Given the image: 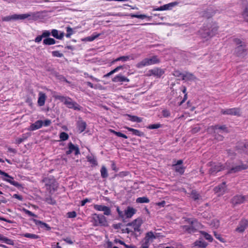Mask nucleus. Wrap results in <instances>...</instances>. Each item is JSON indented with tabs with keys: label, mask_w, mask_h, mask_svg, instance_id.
Here are the masks:
<instances>
[{
	"label": "nucleus",
	"mask_w": 248,
	"mask_h": 248,
	"mask_svg": "<svg viewBox=\"0 0 248 248\" xmlns=\"http://www.w3.org/2000/svg\"><path fill=\"white\" fill-rule=\"evenodd\" d=\"M23 237L29 238L31 239H37L40 238L39 236L35 234H32L30 233H26L22 235Z\"/></svg>",
	"instance_id": "nucleus-41"
},
{
	"label": "nucleus",
	"mask_w": 248,
	"mask_h": 248,
	"mask_svg": "<svg viewBox=\"0 0 248 248\" xmlns=\"http://www.w3.org/2000/svg\"><path fill=\"white\" fill-rule=\"evenodd\" d=\"M233 41L236 44V45L238 46L243 45L244 43L240 39L238 38H234L233 39Z\"/></svg>",
	"instance_id": "nucleus-63"
},
{
	"label": "nucleus",
	"mask_w": 248,
	"mask_h": 248,
	"mask_svg": "<svg viewBox=\"0 0 248 248\" xmlns=\"http://www.w3.org/2000/svg\"><path fill=\"white\" fill-rule=\"evenodd\" d=\"M66 34L65 36L67 38H70L71 36L74 33L73 30L72 28L68 26L66 28Z\"/></svg>",
	"instance_id": "nucleus-49"
},
{
	"label": "nucleus",
	"mask_w": 248,
	"mask_h": 248,
	"mask_svg": "<svg viewBox=\"0 0 248 248\" xmlns=\"http://www.w3.org/2000/svg\"><path fill=\"white\" fill-rule=\"evenodd\" d=\"M216 13V12L213 10L211 7L207 9L206 10L202 12V16L204 17L209 18L212 17Z\"/></svg>",
	"instance_id": "nucleus-30"
},
{
	"label": "nucleus",
	"mask_w": 248,
	"mask_h": 248,
	"mask_svg": "<svg viewBox=\"0 0 248 248\" xmlns=\"http://www.w3.org/2000/svg\"><path fill=\"white\" fill-rule=\"evenodd\" d=\"M47 96L45 93L40 92L38 94V98L37 100L38 105L40 107L44 106Z\"/></svg>",
	"instance_id": "nucleus-23"
},
{
	"label": "nucleus",
	"mask_w": 248,
	"mask_h": 248,
	"mask_svg": "<svg viewBox=\"0 0 248 248\" xmlns=\"http://www.w3.org/2000/svg\"><path fill=\"white\" fill-rule=\"evenodd\" d=\"M214 134H215L214 137L216 140H217L218 141L223 140L224 139V137L223 136L218 134L217 132L216 133H214Z\"/></svg>",
	"instance_id": "nucleus-60"
},
{
	"label": "nucleus",
	"mask_w": 248,
	"mask_h": 248,
	"mask_svg": "<svg viewBox=\"0 0 248 248\" xmlns=\"http://www.w3.org/2000/svg\"><path fill=\"white\" fill-rule=\"evenodd\" d=\"M67 215V217L69 218H74L76 217L77 216V213L75 211L68 212Z\"/></svg>",
	"instance_id": "nucleus-59"
},
{
	"label": "nucleus",
	"mask_w": 248,
	"mask_h": 248,
	"mask_svg": "<svg viewBox=\"0 0 248 248\" xmlns=\"http://www.w3.org/2000/svg\"><path fill=\"white\" fill-rule=\"evenodd\" d=\"M218 130L222 131L225 133L229 132V130L226 125H220L218 124H216L215 125L210 126L207 129L208 131L211 133H216Z\"/></svg>",
	"instance_id": "nucleus-13"
},
{
	"label": "nucleus",
	"mask_w": 248,
	"mask_h": 248,
	"mask_svg": "<svg viewBox=\"0 0 248 248\" xmlns=\"http://www.w3.org/2000/svg\"><path fill=\"white\" fill-rule=\"evenodd\" d=\"M0 174L3 175L4 177H2V179L3 181L7 182L9 183L10 184L16 186L18 188L22 187V185L18 183L17 182H16L14 180V178L9 175L7 173H6L4 171H2L0 170Z\"/></svg>",
	"instance_id": "nucleus-9"
},
{
	"label": "nucleus",
	"mask_w": 248,
	"mask_h": 248,
	"mask_svg": "<svg viewBox=\"0 0 248 248\" xmlns=\"http://www.w3.org/2000/svg\"><path fill=\"white\" fill-rule=\"evenodd\" d=\"M207 246V243L202 240H196L194 243V246L197 248H205Z\"/></svg>",
	"instance_id": "nucleus-35"
},
{
	"label": "nucleus",
	"mask_w": 248,
	"mask_h": 248,
	"mask_svg": "<svg viewBox=\"0 0 248 248\" xmlns=\"http://www.w3.org/2000/svg\"><path fill=\"white\" fill-rule=\"evenodd\" d=\"M93 208L98 211H103L104 215L109 216L111 215V210L109 207L103 205L94 204Z\"/></svg>",
	"instance_id": "nucleus-17"
},
{
	"label": "nucleus",
	"mask_w": 248,
	"mask_h": 248,
	"mask_svg": "<svg viewBox=\"0 0 248 248\" xmlns=\"http://www.w3.org/2000/svg\"><path fill=\"white\" fill-rule=\"evenodd\" d=\"M87 160L93 166H97L98 163L96 158L93 155H88L87 157Z\"/></svg>",
	"instance_id": "nucleus-40"
},
{
	"label": "nucleus",
	"mask_w": 248,
	"mask_h": 248,
	"mask_svg": "<svg viewBox=\"0 0 248 248\" xmlns=\"http://www.w3.org/2000/svg\"><path fill=\"white\" fill-rule=\"evenodd\" d=\"M2 242L5 243L6 244L10 245L13 246L14 245V241L13 240L8 238L4 236H3Z\"/></svg>",
	"instance_id": "nucleus-48"
},
{
	"label": "nucleus",
	"mask_w": 248,
	"mask_h": 248,
	"mask_svg": "<svg viewBox=\"0 0 248 248\" xmlns=\"http://www.w3.org/2000/svg\"><path fill=\"white\" fill-rule=\"evenodd\" d=\"M50 35V31L48 30H44L42 31V34L40 35H38L34 39V42L37 43H40L42 39L45 37H49Z\"/></svg>",
	"instance_id": "nucleus-26"
},
{
	"label": "nucleus",
	"mask_w": 248,
	"mask_h": 248,
	"mask_svg": "<svg viewBox=\"0 0 248 248\" xmlns=\"http://www.w3.org/2000/svg\"><path fill=\"white\" fill-rule=\"evenodd\" d=\"M116 211L119 217L123 221L131 218L137 212V210L131 206H127L124 211H121L119 206L116 207Z\"/></svg>",
	"instance_id": "nucleus-3"
},
{
	"label": "nucleus",
	"mask_w": 248,
	"mask_h": 248,
	"mask_svg": "<svg viewBox=\"0 0 248 248\" xmlns=\"http://www.w3.org/2000/svg\"><path fill=\"white\" fill-rule=\"evenodd\" d=\"M177 4H178L177 2H173L169 3L168 4H165L162 6L163 10L164 11V10H170V9H171V8L177 5Z\"/></svg>",
	"instance_id": "nucleus-39"
},
{
	"label": "nucleus",
	"mask_w": 248,
	"mask_h": 248,
	"mask_svg": "<svg viewBox=\"0 0 248 248\" xmlns=\"http://www.w3.org/2000/svg\"><path fill=\"white\" fill-rule=\"evenodd\" d=\"M162 114L164 118H168L170 116V112L169 110L164 109L162 111Z\"/></svg>",
	"instance_id": "nucleus-54"
},
{
	"label": "nucleus",
	"mask_w": 248,
	"mask_h": 248,
	"mask_svg": "<svg viewBox=\"0 0 248 248\" xmlns=\"http://www.w3.org/2000/svg\"><path fill=\"white\" fill-rule=\"evenodd\" d=\"M100 35L99 34H93L90 36L87 37L86 39L88 41H93L97 38Z\"/></svg>",
	"instance_id": "nucleus-56"
},
{
	"label": "nucleus",
	"mask_w": 248,
	"mask_h": 248,
	"mask_svg": "<svg viewBox=\"0 0 248 248\" xmlns=\"http://www.w3.org/2000/svg\"><path fill=\"white\" fill-rule=\"evenodd\" d=\"M43 125L45 126H48L51 124V121L50 120L47 119L43 121Z\"/></svg>",
	"instance_id": "nucleus-64"
},
{
	"label": "nucleus",
	"mask_w": 248,
	"mask_h": 248,
	"mask_svg": "<svg viewBox=\"0 0 248 248\" xmlns=\"http://www.w3.org/2000/svg\"><path fill=\"white\" fill-rule=\"evenodd\" d=\"M248 168V163L246 164H244L242 162H241V164L236 165L234 167H232L228 171V173H236L239 171H240L242 170H244Z\"/></svg>",
	"instance_id": "nucleus-16"
},
{
	"label": "nucleus",
	"mask_w": 248,
	"mask_h": 248,
	"mask_svg": "<svg viewBox=\"0 0 248 248\" xmlns=\"http://www.w3.org/2000/svg\"><path fill=\"white\" fill-rule=\"evenodd\" d=\"M60 138L62 141H65L69 138V135L65 132H62L60 134Z\"/></svg>",
	"instance_id": "nucleus-50"
},
{
	"label": "nucleus",
	"mask_w": 248,
	"mask_h": 248,
	"mask_svg": "<svg viewBox=\"0 0 248 248\" xmlns=\"http://www.w3.org/2000/svg\"><path fill=\"white\" fill-rule=\"evenodd\" d=\"M101 175L102 178H106L108 176L107 170L105 166H102L100 170Z\"/></svg>",
	"instance_id": "nucleus-46"
},
{
	"label": "nucleus",
	"mask_w": 248,
	"mask_h": 248,
	"mask_svg": "<svg viewBox=\"0 0 248 248\" xmlns=\"http://www.w3.org/2000/svg\"><path fill=\"white\" fill-rule=\"evenodd\" d=\"M86 123L82 120H79L77 123V128L79 133L84 131L86 128Z\"/></svg>",
	"instance_id": "nucleus-25"
},
{
	"label": "nucleus",
	"mask_w": 248,
	"mask_h": 248,
	"mask_svg": "<svg viewBox=\"0 0 248 248\" xmlns=\"http://www.w3.org/2000/svg\"><path fill=\"white\" fill-rule=\"evenodd\" d=\"M162 127V124H150L147 128L149 129H158Z\"/></svg>",
	"instance_id": "nucleus-52"
},
{
	"label": "nucleus",
	"mask_w": 248,
	"mask_h": 248,
	"mask_svg": "<svg viewBox=\"0 0 248 248\" xmlns=\"http://www.w3.org/2000/svg\"><path fill=\"white\" fill-rule=\"evenodd\" d=\"M126 115L129 118V120L133 122L141 123L142 121V119L141 118L137 116L131 115L130 114H126Z\"/></svg>",
	"instance_id": "nucleus-37"
},
{
	"label": "nucleus",
	"mask_w": 248,
	"mask_h": 248,
	"mask_svg": "<svg viewBox=\"0 0 248 248\" xmlns=\"http://www.w3.org/2000/svg\"><path fill=\"white\" fill-rule=\"evenodd\" d=\"M51 34L54 37L60 40L62 39L64 35V32H61L59 34L58 31L56 29L52 30L50 32V34Z\"/></svg>",
	"instance_id": "nucleus-32"
},
{
	"label": "nucleus",
	"mask_w": 248,
	"mask_h": 248,
	"mask_svg": "<svg viewBox=\"0 0 248 248\" xmlns=\"http://www.w3.org/2000/svg\"><path fill=\"white\" fill-rule=\"evenodd\" d=\"M236 147L238 150H242L247 153V150H248V143L247 142H240L238 143Z\"/></svg>",
	"instance_id": "nucleus-34"
},
{
	"label": "nucleus",
	"mask_w": 248,
	"mask_h": 248,
	"mask_svg": "<svg viewBox=\"0 0 248 248\" xmlns=\"http://www.w3.org/2000/svg\"><path fill=\"white\" fill-rule=\"evenodd\" d=\"M92 222L94 226H104L107 227L108 222L106 217L102 214H93L92 216Z\"/></svg>",
	"instance_id": "nucleus-4"
},
{
	"label": "nucleus",
	"mask_w": 248,
	"mask_h": 248,
	"mask_svg": "<svg viewBox=\"0 0 248 248\" xmlns=\"http://www.w3.org/2000/svg\"><path fill=\"white\" fill-rule=\"evenodd\" d=\"M134 57H133V55L123 56L119 57L116 58V59L114 60L112 62V63H113L116 62L120 61H123V62H126L129 60H134Z\"/></svg>",
	"instance_id": "nucleus-33"
},
{
	"label": "nucleus",
	"mask_w": 248,
	"mask_h": 248,
	"mask_svg": "<svg viewBox=\"0 0 248 248\" xmlns=\"http://www.w3.org/2000/svg\"><path fill=\"white\" fill-rule=\"evenodd\" d=\"M38 14L35 13H31L30 14H24L21 15L14 14L13 15L10 16H6L3 17L2 18V20L3 21H9L11 20H23L26 18H27L31 16L32 17H34L36 16V15Z\"/></svg>",
	"instance_id": "nucleus-5"
},
{
	"label": "nucleus",
	"mask_w": 248,
	"mask_h": 248,
	"mask_svg": "<svg viewBox=\"0 0 248 248\" xmlns=\"http://www.w3.org/2000/svg\"><path fill=\"white\" fill-rule=\"evenodd\" d=\"M42 182L45 183L46 186L50 191L53 190L55 191L57 187L56 182L53 177H45L42 180Z\"/></svg>",
	"instance_id": "nucleus-10"
},
{
	"label": "nucleus",
	"mask_w": 248,
	"mask_h": 248,
	"mask_svg": "<svg viewBox=\"0 0 248 248\" xmlns=\"http://www.w3.org/2000/svg\"><path fill=\"white\" fill-rule=\"evenodd\" d=\"M137 203H149L150 202L149 199L146 197H139L136 199Z\"/></svg>",
	"instance_id": "nucleus-42"
},
{
	"label": "nucleus",
	"mask_w": 248,
	"mask_h": 248,
	"mask_svg": "<svg viewBox=\"0 0 248 248\" xmlns=\"http://www.w3.org/2000/svg\"><path fill=\"white\" fill-rule=\"evenodd\" d=\"M234 54L237 57L242 58L247 55V49L245 43H243V45L238 46L235 48Z\"/></svg>",
	"instance_id": "nucleus-12"
},
{
	"label": "nucleus",
	"mask_w": 248,
	"mask_h": 248,
	"mask_svg": "<svg viewBox=\"0 0 248 248\" xmlns=\"http://www.w3.org/2000/svg\"><path fill=\"white\" fill-rule=\"evenodd\" d=\"M109 131L111 133L115 134V135L119 137H122L125 139L128 138L127 136L126 135L123 134L120 132H117L113 129H109Z\"/></svg>",
	"instance_id": "nucleus-44"
},
{
	"label": "nucleus",
	"mask_w": 248,
	"mask_h": 248,
	"mask_svg": "<svg viewBox=\"0 0 248 248\" xmlns=\"http://www.w3.org/2000/svg\"><path fill=\"white\" fill-rule=\"evenodd\" d=\"M112 81L114 82H121L122 83L124 82H128L130 80L121 74H119L115 76L112 78Z\"/></svg>",
	"instance_id": "nucleus-24"
},
{
	"label": "nucleus",
	"mask_w": 248,
	"mask_h": 248,
	"mask_svg": "<svg viewBox=\"0 0 248 248\" xmlns=\"http://www.w3.org/2000/svg\"><path fill=\"white\" fill-rule=\"evenodd\" d=\"M242 15L244 20L248 22V4L246 6Z\"/></svg>",
	"instance_id": "nucleus-47"
},
{
	"label": "nucleus",
	"mask_w": 248,
	"mask_h": 248,
	"mask_svg": "<svg viewBox=\"0 0 248 248\" xmlns=\"http://www.w3.org/2000/svg\"><path fill=\"white\" fill-rule=\"evenodd\" d=\"M43 121L42 120H37L34 123L32 124L29 129L31 131H34L40 129L43 125Z\"/></svg>",
	"instance_id": "nucleus-27"
},
{
	"label": "nucleus",
	"mask_w": 248,
	"mask_h": 248,
	"mask_svg": "<svg viewBox=\"0 0 248 248\" xmlns=\"http://www.w3.org/2000/svg\"><path fill=\"white\" fill-rule=\"evenodd\" d=\"M124 128L127 129L128 131L132 132V134L135 136H137L140 137H143L144 133L138 129H134L128 126H124Z\"/></svg>",
	"instance_id": "nucleus-28"
},
{
	"label": "nucleus",
	"mask_w": 248,
	"mask_h": 248,
	"mask_svg": "<svg viewBox=\"0 0 248 248\" xmlns=\"http://www.w3.org/2000/svg\"><path fill=\"white\" fill-rule=\"evenodd\" d=\"M31 220L36 225L39 226L41 228L45 227L47 231H49L51 229V227L46 223L34 218H32Z\"/></svg>",
	"instance_id": "nucleus-29"
},
{
	"label": "nucleus",
	"mask_w": 248,
	"mask_h": 248,
	"mask_svg": "<svg viewBox=\"0 0 248 248\" xmlns=\"http://www.w3.org/2000/svg\"><path fill=\"white\" fill-rule=\"evenodd\" d=\"M123 69V66L122 65L117 66L115 68H114L113 70L110 71L109 73H107V74L104 75L103 78H107L108 77H109L111 75L114 74L115 73L118 72L121 69Z\"/></svg>",
	"instance_id": "nucleus-38"
},
{
	"label": "nucleus",
	"mask_w": 248,
	"mask_h": 248,
	"mask_svg": "<svg viewBox=\"0 0 248 248\" xmlns=\"http://www.w3.org/2000/svg\"><path fill=\"white\" fill-rule=\"evenodd\" d=\"M246 200V197L241 195H236L232 199V203L234 204H239L243 203Z\"/></svg>",
	"instance_id": "nucleus-22"
},
{
	"label": "nucleus",
	"mask_w": 248,
	"mask_h": 248,
	"mask_svg": "<svg viewBox=\"0 0 248 248\" xmlns=\"http://www.w3.org/2000/svg\"><path fill=\"white\" fill-rule=\"evenodd\" d=\"M221 113L223 115H230L239 117L241 116V109L239 108L221 109Z\"/></svg>",
	"instance_id": "nucleus-11"
},
{
	"label": "nucleus",
	"mask_w": 248,
	"mask_h": 248,
	"mask_svg": "<svg viewBox=\"0 0 248 248\" xmlns=\"http://www.w3.org/2000/svg\"><path fill=\"white\" fill-rule=\"evenodd\" d=\"M218 27L216 24L208 23L203 27L201 35L203 38H211L217 32Z\"/></svg>",
	"instance_id": "nucleus-1"
},
{
	"label": "nucleus",
	"mask_w": 248,
	"mask_h": 248,
	"mask_svg": "<svg viewBox=\"0 0 248 248\" xmlns=\"http://www.w3.org/2000/svg\"><path fill=\"white\" fill-rule=\"evenodd\" d=\"M149 76H154L157 78H160L165 73L163 69L160 68H155L149 71Z\"/></svg>",
	"instance_id": "nucleus-20"
},
{
	"label": "nucleus",
	"mask_w": 248,
	"mask_h": 248,
	"mask_svg": "<svg viewBox=\"0 0 248 248\" xmlns=\"http://www.w3.org/2000/svg\"><path fill=\"white\" fill-rule=\"evenodd\" d=\"M174 167L175 171L176 172L179 173L180 174L182 175L183 174L185 170V168L183 166H173Z\"/></svg>",
	"instance_id": "nucleus-43"
},
{
	"label": "nucleus",
	"mask_w": 248,
	"mask_h": 248,
	"mask_svg": "<svg viewBox=\"0 0 248 248\" xmlns=\"http://www.w3.org/2000/svg\"><path fill=\"white\" fill-rule=\"evenodd\" d=\"M227 190V185L225 182H222L221 184L215 186L214 188V191L216 193H219V195H223Z\"/></svg>",
	"instance_id": "nucleus-19"
},
{
	"label": "nucleus",
	"mask_w": 248,
	"mask_h": 248,
	"mask_svg": "<svg viewBox=\"0 0 248 248\" xmlns=\"http://www.w3.org/2000/svg\"><path fill=\"white\" fill-rule=\"evenodd\" d=\"M173 75L175 77H181L182 78L184 73H182L178 70H176L174 71Z\"/></svg>",
	"instance_id": "nucleus-61"
},
{
	"label": "nucleus",
	"mask_w": 248,
	"mask_h": 248,
	"mask_svg": "<svg viewBox=\"0 0 248 248\" xmlns=\"http://www.w3.org/2000/svg\"><path fill=\"white\" fill-rule=\"evenodd\" d=\"M91 202V199L86 198V199H85L81 201L80 205L81 206H84L85 205V204L87 202Z\"/></svg>",
	"instance_id": "nucleus-62"
},
{
	"label": "nucleus",
	"mask_w": 248,
	"mask_h": 248,
	"mask_svg": "<svg viewBox=\"0 0 248 248\" xmlns=\"http://www.w3.org/2000/svg\"><path fill=\"white\" fill-rule=\"evenodd\" d=\"M56 99L60 100L63 102L68 108H72L74 110H80L81 107L76 102L73 101L72 99L69 97L62 95H56L54 96Z\"/></svg>",
	"instance_id": "nucleus-2"
},
{
	"label": "nucleus",
	"mask_w": 248,
	"mask_h": 248,
	"mask_svg": "<svg viewBox=\"0 0 248 248\" xmlns=\"http://www.w3.org/2000/svg\"><path fill=\"white\" fill-rule=\"evenodd\" d=\"M23 211L26 214L28 215L29 216L33 217H38L37 215L34 214V213H33L32 212H31V211H30L27 209H23Z\"/></svg>",
	"instance_id": "nucleus-57"
},
{
	"label": "nucleus",
	"mask_w": 248,
	"mask_h": 248,
	"mask_svg": "<svg viewBox=\"0 0 248 248\" xmlns=\"http://www.w3.org/2000/svg\"><path fill=\"white\" fill-rule=\"evenodd\" d=\"M159 62L160 60L157 58V56H153L151 58H147L143 59L141 61L137 63L136 66L138 68H141L146 66L158 63Z\"/></svg>",
	"instance_id": "nucleus-6"
},
{
	"label": "nucleus",
	"mask_w": 248,
	"mask_h": 248,
	"mask_svg": "<svg viewBox=\"0 0 248 248\" xmlns=\"http://www.w3.org/2000/svg\"><path fill=\"white\" fill-rule=\"evenodd\" d=\"M200 233L202 234L204 237L210 242H212L213 239L212 236L204 231H200Z\"/></svg>",
	"instance_id": "nucleus-45"
},
{
	"label": "nucleus",
	"mask_w": 248,
	"mask_h": 248,
	"mask_svg": "<svg viewBox=\"0 0 248 248\" xmlns=\"http://www.w3.org/2000/svg\"><path fill=\"white\" fill-rule=\"evenodd\" d=\"M45 201L48 204L51 205H54L56 203V201L53 199L51 196L46 198Z\"/></svg>",
	"instance_id": "nucleus-53"
},
{
	"label": "nucleus",
	"mask_w": 248,
	"mask_h": 248,
	"mask_svg": "<svg viewBox=\"0 0 248 248\" xmlns=\"http://www.w3.org/2000/svg\"><path fill=\"white\" fill-rule=\"evenodd\" d=\"M190 195L194 201H196L199 199L200 195L195 190H193L191 191Z\"/></svg>",
	"instance_id": "nucleus-51"
},
{
	"label": "nucleus",
	"mask_w": 248,
	"mask_h": 248,
	"mask_svg": "<svg viewBox=\"0 0 248 248\" xmlns=\"http://www.w3.org/2000/svg\"><path fill=\"white\" fill-rule=\"evenodd\" d=\"M52 55L55 57L61 58L63 57V55L62 53H60L59 51H53L52 52Z\"/></svg>",
	"instance_id": "nucleus-55"
},
{
	"label": "nucleus",
	"mask_w": 248,
	"mask_h": 248,
	"mask_svg": "<svg viewBox=\"0 0 248 248\" xmlns=\"http://www.w3.org/2000/svg\"><path fill=\"white\" fill-rule=\"evenodd\" d=\"M248 227V220L242 218L239 222L238 225L235 229V231L239 233L243 232Z\"/></svg>",
	"instance_id": "nucleus-15"
},
{
	"label": "nucleus",
	"mask_w": 248,
	"mask_h": 248,
	"mask_svg": "<svg viewBox=\"0 0 248 248\" xmlns=\"http://www.w3.org/2000/svg\"><path fill=\"white\" fill-rule=\"evenodd\" d=\"M214 236H215V237L218 239V240H219L220 242H224V239L221 237V234L217 233V232H214Z\"/></svg>",
	"instance_id": "nucleus-58"
},
{
	"label": "nucleus",
	"mask_w": 248,
	"mask_h": 248,
	"mask_svg": "<svg viewBox=\"0 0 248 248\" xmlns=\"http://www.w3.org/2000/svg\"><path fill=\"white\" fill-rule=\"evenodd\" d=\"M196 79V77L192 73L186 72L183 75L182 80L186 81H193Z\"/></svg>",
	"instance_id": "nucleus-31"
},
{
	"label": "nucleus",
	"mask_w": 248,
	"mask_h": 248,
	"mask_svg": "<svg viewBox=\"0 0 248 248\" xmlns=\"http://www.w3.org/2000/svg\"><path fill=\"white\" fill-rule=\"evenodd\" d=\"M186 221L189 223L190 225L182 226L181 228L184 232L189 234L195 232L197 231V229L193 225L197 222V220L195 218H187Z\"/></svg>",
	"instance_id": "nucleus-8"
},
{
	"label": "nucleus",
	"mask_w": 248,
	"mask_h": 248,
	"mask_svg": "<svg viewBox=\"0 0 248 248\" xmlns=\"http://www.w3.org/2000/svg\"><path fill=\"white\" fill-rule=\"evenodd\" d=\"M207 165L211 167L209 170V173L211 175H215L218 172L225 169V167L220 163L210 162Z\"/></svg>",
	"instance_id": "nucleus-7"
},
{
	"label": "nucleus",
	"mask_w": 248,
	"mask_h": 248,
	"mask_svg": "<svg viewBox=\"0 0 248 248\" xmlns=\"http://www.w3.org/2000/svg\"><path fill=\"white\" fill-rule=\"evenodd\" d=\"M45 38L43 40V44L45 45H52L56 43V40L49 37H45Z\"/></svg>",
	"instance_id": "nucleus-36"
},
{
	"label": "nucleus",
	"mask_w": 248,
	"mask_h": 248,
	"mask_svg": "<svg viewBox=\"0 0 248 248\" xmlns=\"http://www.w3.org/2000/svg\"><path fill=\"white\" fill-rule=\"evenodd\" d=\"M68 150L66 152L67 155H70L73 152L77 155L80 154V151L78 145H75L71 142H69L68 144Z\"/></svg>",
	"instance_id": "nucleus-18"
},
{
	"label": "nucleus",
	"mask_w": 248,
	"mask_h": 248,
	"mask_svg": "<svg viewBox=\"0 0 248 248\" xmlns=\"http://www.w3.org/2000/svg\"><path fill=\"white\" fill-rule=\"evenodd\" d=\"M142 223V220L140 218H137L133 220L132 222L128 223L127 226L132 227L134 229V232H139L140 231V227Z\"/></svg>",
	"instance_id": "nucleus-14"
},
{
	"label": "nucleus",
	"mask_w": 248,
	"mask_h": 248,
	"mask_svg": "<svg viewBox=\"0 0 248 248\" xmlns=\"http://www.w3.org/2000/svg\"><path fill=\"white\" fill-rule=\"evenodd\" d=\"M156 237L157 236L152 231L148 232L145 234L143 241L145 243L150 245V243L152 242L154 239L156 238Z\"/></svg>",
	"instance_id": "nucleus-21"
}]
</instances>
